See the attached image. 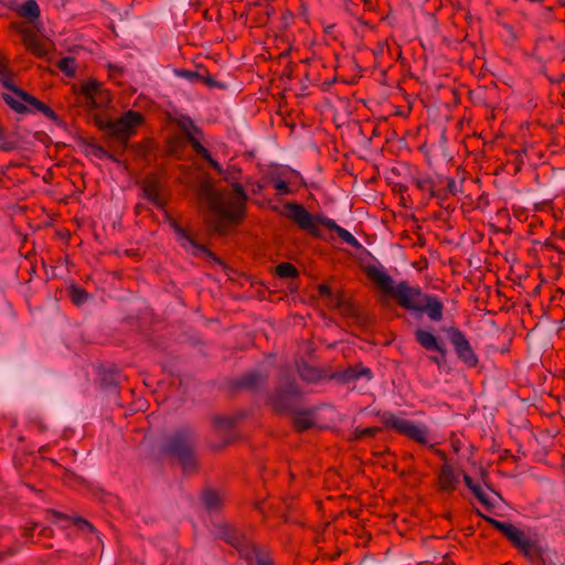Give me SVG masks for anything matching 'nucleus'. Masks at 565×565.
Segmentation results:
<instances>
[{"mask_svg":"<svg viewBox=\"0 0 565 565\" xmlns=\"http://www.w3.org/2000/svg\"><path fill=\"white\" fill-rule=\"evenodd\" d=\"M200 196L215 214L213 227L218 233H223L227 224L237 223L244 217L247 194L241 183H234L231 192H218L212 185L204 184Z\"/></svg>","mask_w":565,"mask_h":565,"instance_id":"nucleus-1","label":"nucleus"},{"mask_svg":"<svg viewBox=\"0 0 565 565\" xmlns=\"http://www.w3.org/2000/svg\"><path fill=\"white\" fill-rule=\"evenodd\" d=\"M285 215L287 218L296 223L301 230L310 235L324 238L322 228L335 232L337 235L348 245L360 248V242L345 228L338 225L333 220L321 214H311L303 205L298 203H287L285 205Z\"/></svg>","mask_w":565,"mask_h":565,"instance_id":"nucleus-2","label":"nucleus"},{"mask_svg":"<svg viewBox=\"0 0 565 565\" xmlns=\"http://www.w3.org/2000/svg\"><path fill=\"white\" fill-rule=\"evenodd\" d=\"M365 274L376 287L385 295L392 297L404 309L417 312L420 309V302L426 294L420 288L412 287L406 281L395 284L393 278L382 266L369 265L365 267Z\"/></svg>","mask_w":565,"mask_h":565,"instance_id":"nucleus-3","label":"nucleus"},{"mask_svg":"<svg viewBox=\"0 0 565 565\" xmlns=\"http://www.w3.org/2000/svg\"><path fill=\"white\" fill-rule=\"evenodd\" d=\"M194 439L193 434L189 429L177 431L167 443L164 450L178 457L185 470L195 466V457L193 452Z\"/></svg>","mask_w":565,"mask_h":565,"instance_id":"nucleus-4","label":"nucleus"},{"mask_svg":"<svg viewBox=\"0 0 565 565\" xmlns=\"http://www.w3.org/2000/svg\"><path fill=\"white\" fill-rule=\"evenodd\" d=\"M382 419L387 428L394 429L398 434L405 435L418 444H428L429 429L425 424H415L412 420L391 413L384 414Z\"/></svg>","mask_w":565,"mask_h":565,"instance_id":"nucleus-5","label":"nucleus"},{"mask_svg":"<svg viewBox=\"0 0 565 565\" xmlns=\"http://www.w3.org/2000/svg\"><path fill=\"white\" fill-rule=\"evenodd\" d=\"M142 122L141 114L128 110L121 117L109 120L105 124L104 129L111 137L121 142H127L134 134V129Z\"/></svg>","mask_w":565,"mask_h":565,"instance_id":"nucleus-6","label":"nucleus"},{"mask_svg":"<svg viewBox=\"0 0 565 565\" xmlns=\"http://www.w3.org/2000/svg\"><path fill=\"white\" fill-rule=\"evenodd\" d=\"M178 126L184 132L185 138L189 140L196 154L203 158L214 170L222 174L223 168L216 160L213 159L210 151L198 139V136H200L202 132L200 128L193 122V120L190 117H182L178 121Z\"/></svg>","mask_w":565,"mask_h":565,"instance_id":"nucleus-7","label":"nucleus"},{"mask_svg":"<svg viewBox=\"0 0 565 565\" xmlns=\"http://www.w3.org/2000/svg\"><path fill=\"white\" fill-rule=\"evenodd\" d=\"M444 331L447 333L458 359L466 366L476 367L479 363V359L466 334L455 327L445 328Z\"/></svg>","mask_w":565,"mask_h":565,"instance_id":"nucleus-8","label":"nucleus"},{"mask_svg":"<svg viewBox=\"0 0 565 565\" xmlns=\"http://www.w3.org/2000/svg\"><path fill=\"white\" fill-rule=\"evenodd\" d=\"M508 540L529 559L533 561L542 555V544L531 532H503Z\"/></svg>","mask_w":565,"mask_h":565,"instance_id":"nucleus-9","label":"nucleus"},{"mask_svg":"<svg viewBox=\"0 0 565 565\" xmlns=\"http://www.w3.org/2000/svg\"><path fill=\"white\" fill-rule=\"evenodd\" d=\"M81 94L85 99V104L90 109L104 108L111 103V96L108 89L95 81L89 79L83 84Z\"/></svg>","mask_w":565,"mask_h":565,"instance_id":"nucleus-10","label":"nucleus"},{"mask_svg":"<svg viewBox=\"0 0 565 565\" xmlns=\"http://www.w3.org/2000/svg\"><path fill=\"white\" fill-rule=\"evenodd\" d=\"M169 224L171 228L173 230L178 243L188 252H191L194 255H201L207 253V249L203 246L198 244L194 238L186 233L184 228H182L178 222L173 218L169 217Z\"/></svg>","mask_w":565,"mask_h":565,"instance_id":"nucleus-11","label":"nucleus"},{"mask_svg":"<svg viewBox=\"0 0 565 565\" xmlns=\"http://www.w3.org/2000/svg\"><path fill=\"white\" fill-rule=\"evenodd\" d=\"M22 42L26 50L38 57L45 56L47 54V47L41 40L38 33L30 26H23L20 29Z\"/></svg>","mask_w":565,"mask_h":565,"instance_id":"nucleus-12","label":"nucleus"},{"mask_svg":"<svg viewBox=\"0 0 565 565\" xmlns=\"http://www.w3.org/2000/svg\"><path fill=\"white\" fill-rule=\"evenodd\" d=\"M161 189V182L156 175H149L145 179L142 185L145 196L158 209H163L167 203Z\"/></svg>","mask_w":565,"mask_h":565,"instance_id":"nucleus-13","label":"nucleus"},{"mask_svg":"<svg viewBox=\"0 0 565 565\" xmlns=\"http://www.w3.org/2000/svg\"><path fill=\"white\" fill-rule=\"evenodd\" d=\"M416 342L427 351H435L440 353L443 356L446 355V347L438 338L428 330L417 328L414 331Z\"/></svg>","mask_w":565,"mask_h":565,"instance_id":"nucleus-14","label":"nucleus"},{"mask_svg":"<svg viewBox=\"0 0 565 565\" xmlns=\"http://www.w3.org/2000/svg\"><path fill=\"white\" fill-rule=\"evenodd\" d=\"M300 394V391L295 382H288L285 388H279L271 397L273 406L278 412L287 411L289 401Z\"/></svg>","mask_w":565,"mask_h":565,"instance_id":"nucleus-15","label":"nucleus"},{"mask_svg":"<svg viewBox=\"0 0 565 565\" xmlns=\"http://www.w3.org/2000/svg\"><path fill=\"white\" fill-rule=\"evenodd\" d=\"M419 307L417 313L425 312L431 321L439 322L443 319L444 305L438 297L426 294Z\"/></svg>","mask_w":565,"mask_h":565,"instance_id":"nucleus-16","label":"nucleus"},{"mask_svg":"<svg viewBox=\"0 0 565 565\" xmlns=\"http://www.w3.org/2000/svg\"><path fill=\"white\" fill-rule=\"evenodd\" d=\"M47 518L55 519V525L60 527H76L77 530H95L94 525L87 520L78 516H67L55 511H47Z\"/></svg>","mask_w":565,"mask_h":565,"instance_id":"nucleus-17","label":"nucleus"},{"mask_svg":"<svg viewBox=\"0 0 565 565\" xmlns=\"http://www.w3.org/2000/svg\"><path fill=\"white\" fill-rule=\"evenodd\" d=\"M241 556L248 562L255 561L256 565H274L269 554L255 544H247L239 548Z\"/></svg>","mask_w":565,"mask_h":565,"instance_id":"nucleus-18","label":"nucleus"},{"mask_svg":"<svg viewBox=\"0 0 565 565\" xmlns=\"http://www.w3.org/2000/svg\"><path fill=\"white\" fill-rule=\"evenodd\" d=\"M459 483V476L449 463H444L438 475V487L441 491L451 492Z\"/></svg>","mask_w":565,"mask_h":565,"instance_id":"nucleus-19","label":"nucleus"},{"mask_svg":"<svg viewBox=\"0 0 565 565\" xmlns=\"http://www.w3.org/2000/svg\"><path fill=\"white\" fill-rule=\"evenodd\" d=\"M413 183L417 189L427 192L429 198H439L440 194L436 192L435 183L429 175L419 174L413 178Z\"/></svg>","mask_w":565,"mask_h":565,"instance_id":"nucleus-20","label":"nucleus"},{"mask_svg":"<svg viewBox=\"0 0 565 565\" xmlns=\"http://www.w3.org/2000/svg\"><path fill=\"white\" fill-rule=\"evenodd\" d=\"M201 500H202L203 505L209 511H216L217 509L221 508L222 502H223V499H222V495L220 494V492H217L216 490H212V489L205 490L201 495Z\"/></svg>","mask_w":565,"mask_h":565,"instance_id":"nucleus-21","label":"nucleus"},{"mask_svg":"<svg viewBox=\"0 0 565 565\" xmlns=\"http://www.w3.org/2000/svg\"><path fill=\"white\" fill-rule=\"evenodd\" d=\"M371 376H372L371 370L369 367H365L362 365L351 366V367L347 369L342 374V379L344 381H354L360 377L371 379Z\"/></svg>","mask_w":565,"mask_h":565,"instance_id":"nucleus-22","label":"nucleus"},{"mask_svg":"<svg viewBox=\"0 0 565 565\" xmlns=\"http://www.w3.org/2000/svg\"><path fill=\"white\" fill-rule=\"evenodd\" d=\"M13 92L15 93L17 96H19L22 100H24L26 104H29L30 106H32L34 109L39 110L40 113L43 114L45 107L47 105H45L43 102L39 100L38 98L29 95L28 93H25L24 90L20 89V88H13Z\"/></svg>","mask_w":565,"mask_h":565,"instance_id":"nucleus-23","label":"nucleus"},{"mask_svg":"<svg viewBox=\"0 0 565 565\" xmlns=\"http://www.w3.org/2000/svg\"><path fill=\"white\" fill-rule=\"evenodd\" d=\"M57 67L66 76L72 77L76 73V61L74 57L71 56L63 57L58 61Z\"/></svg>","mask_w":565,"mask_h":565,"instance_id":"nucleus-24","label":"nucleus"},{"mask_svg":"<svg viewBox=\"0 0 565 565\" xmlns=\"http://www.w3.org/2000/svg\"><path fill=\"white\" fill-rule=\"evenodd\" d=\"M2 97L4 102L17 113H24L26 110V107L23 104L25 102L17 96L14 92H12V95L3 94Z\"/></svg>","mask_w":565,"mask_h":565,"instance_id":"nucleus-25","label":"nucleus"},{"mask_svg":"<svg viewBox=\"0 0 565 565\" xmlns=\"http://www.w3.org/2000/svg\"><path fill=\"white\" fill-rule=\"evenodd\" d=\"M21 14L31 19L40 17V7L35 0H28L21 7Z\"/></svg>","mask_w":565,"mask_h":565,"instance_id":"nucleus-26","label":"nucleus"},{"mask_svg":"<svg viewBox=\"0 0 565 565\" xmlns=\"http://www.w3.org/2000/svg\"><path fill=\"white\" fill-rule=\"evenodd\" d=\"M476 498L483 507L491 508L494 505L495 499L499 498V495L489 488H484Z\"/></svg>","mask_w":565,"mask_h":565,"instance_id":"nucleus-27","label":"nucleus"},{"mask_svg":"<svg viewBox=\"0 0 565 565\" xmlns=\"http://www.w3.org/2000/svg\"><path fill=\"white\" fill-rule=\"evenodd\" d=\"M276 274L281 278H295L298 275V270L290 263H281L276 267Z\"/></svg>","mask_w":565,"mask_h":565,"instance_id":"nucleus-28","label":"nucleus"},{"mask_svg":"<svg viewBox=\"0 0 565 565\" xmlns=\"http://www.w3.org/2000/svg\"><path fill=\"white\" fill-rule=\"evenodd\" d=\"M295 425L299 430H306L313 425V422L309 414L302 413L296 416Z\"/></svg>","mask_w":565,"mask_h":565,"instance_id":"nucleus-29","label":"nucleus"},{"mask_svg":"<svg viewBox=\"0 0 565 565\" xmlns=\"http://www.w3.org/2000/svg\"><path fill=\"white\" fill-rule=\"evenodd\" d=\"M71 298L75 305H82L87 300L88 294L83 288L72 287Z\"/></svg>","mask_w":565,"mask_h":565,"instance_id":"nucleus-30","label":"nucleus"},{"mask_svg":"<svg viewBox=\"0 0 565 565\" xmlns=\"http://www.w3.org/2000/svg\"><path fill=\"white\" fill-rule=\"evenodd\" d=\"M299 374L303 380L309 382L317 380L319 376L318 371L309 365H303L302 367H299Z\"/></svg>","mask_w":565,"mask_h":565,"instance_id":"nucleus-31","label":"nucleus"},{"mask_svg":"<svg viewBox=\"0 0 565 565\" xmlns=\"http://www.w3.org/2000/svg\"><path fill=\"white\" fill-rule=\"evenodd\" d=\"M379 430L380 429L376 427H367V428H362V429L356 428L355 437L360 439L363 437L374 436Z\"/></svg>","mask_w":565,"mask_h":565,"instance_id":"nucleus-32","label":"nucleus"},{"mask_svg":"<svg viewBox=\"0 0 565 565\" xmlns=\"http://www.w3.org/2000/svg\"><path fill=\"white\" fill-rule=\"evenodd\" d=\"M486 520L489 523L493 524L497 530H500V531H503V530H515L511 524H505V523L497 522V521H494L491 518H486Z\"/></svg>","mask_w":565,"mask_h":565,"instance_id":"nucleus-33","label":"nucleus"},{"mask_svg":"<svg viewBox=\"0 0 565 565\" xmlns=\"http://www.w3.org/2000/svg\"><path fill=\"white\" fill-rule=\"evenodd\" d=\"M274 188L280 192V193H288L289 192V186H288V183L284 180H277L275 181L274 183Z\"/></svg>","mask_w":565,"mask_h":565,"instance_id":"nucleus-34","label":"nucleus"},{"mask_svg":"<svg viewBox=\"0 0 565 565\" xmlns=\"http://www.w3.org/2000/svg\"><path fill=\"white\" fill-rule=\"evenodd\" d=\"M318 292L321 297H330L331 296V289L329 286L322 284L318 287Z\"/></svg>","mask_w":565,"mask_h":565,"instance_id":"nucleus-35","label":"nucleus"},{"mask_svg":"<svg viewBox=\"0 0 565 565\" xmlns=\"http://www.w3.org/2000/svg\"><path fill=\"white\" fill-rule=\"evenodd\" d=\"M43 115H44L46 118H49V119H51V120H53V121H56V120H57V118H58V117H57V115L55 114V111H54L52 108H50L49 106H46V107H45V109H44V111H43Z\"/></svg>","mask_w":565,"mask_h":565,"instance_id":"nucleus-36","label":"nucleus"},{"mask_svg":"<svg viewBox=\"0 0 565 565\" xmlns=\"http://www.w3.org/2000/svg\"><path fill=\"white\" fill-rule=\"evenodd\" d=\"M447 188H448V191L451 193V194H455L457 192V183L455 181V179L452 178H449L447 180Z\"/></svg>","mask_w":565,"mask_h":565,"instance_id":"nucleus-37","label":"nucleus"},{"mask_svg":"<svg viewBox=\"0 0 565 565\" xmlns=\"http://www.w3.org/2000/svg\"><path fill=\"white\" fill-rule=\"evenodd\" d=\"M258 377L257 374H249L246 376L245 381H244V384L245 385H253L256 383V379Z\"/></svg>","mask_w":565,"mask_h":565,"instance_id":"nucleus-38","label":"nucleus"},{"mask_svg":"<svg viewBox=\"0 0 565 565\" xmlns=\"http://www.w3.org/2000/svg\"><path fill=\"white\" fill-rule=\"evenodd\" d=\"M484 489V487H482L481 484L479 483H475L473 487L470 489L473 494L477 497L479 495V493Z\"/></svg>","mask_w":565,"mask_h":565,"instance_id":"nucleus-39","label":"nucleus"},{"mask_svg":"<svg viewBox=\"0 0 565 565\" xmlns=\"http://www.w3.org/2000/svg\"><path fill=\"white\" fill-rule=\"evenodd\" d=\"M463 481L466 486L471 489L476 482H473L472 478L468 475H463Z\"/></svg>","mask_w":565,"mask_h":565,"instance_id":"nucleus-40","label":"nucleus"},{"mask_svg":"<svg viewBox=\"0 0 565 565\" xmlns=\"http://www.w3.org/2000/svg\"><path fill=\"white\" fill-rule=\"evenodd\" d=\"M181 74H182L183 76H185L186 78H189V79H192V78H194V77H198V74H196V73H194V72H190V71H182V72H181Z\"/></svg>","mask_w":565,"mask_h":565,"instance_id":"nucleus-41","label":"nucleus"},{"mask_svg":"<svg viewBox=\"0 0 565 565\" xmlns=\"http://www.w3.org/2000/svg\"><path fill=\"white\" fill-rule=\"evenodd\" d=\"M223 535L221 536L222 540L224 541H227V542H232V535L235 533V532H222Z\"/></svg>","mask_w":565,"mask_h":565,"instance_id":"nucleus-42","label":"nucleus"},{"mask_svg":"<svg viewBox=\"0 0 565 565\" xmlns=\"http://www.w3.org/2000/svg\"><path fill=\"white\" fill-rule=\"evenodd\" d=\"M436 192H438L440 194V196L438 199H445L447 196L445 191L436 190Z\"/></svg>","mask_w":565,"mask_h":565,"instance_id":"nucleus-43","label":"nucleus"},{"mask_svg":"<svg viewBox=\"0 0 565 565\" xmlns=\"http://www.w3.org/2000/svg\"><path fill=\"white\" fill-rule=\"evenodd\" d=\"M98 151L100 152V158L107 153L103 148H98Z\"/></svg>","mask_w":565,"mask_h":565,"instance_id":"nucleus-44","label":"nucleus"},{"mask_svg":"<svg viewBox=\"0 0 565 565\" xmlns=\"http://www.w3.org/2000/svg\"><path fill=\"white\" fill-rule=\"evenodd\" d=\"M223 422H227V419H218L217 425H223Z\"/></svg>","mask_w":565,"mask_h":565,"instance_id":"nucleus-45","label":"nucleus"}]
</instances>
